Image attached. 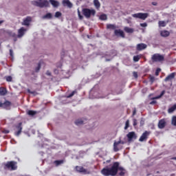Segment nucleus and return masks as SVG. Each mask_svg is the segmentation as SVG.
<instances>
[{"label":"nucleus","mask_w":176,"mask_h":176,"mask_svg":"<svg viewBox=\"0 0 176 176\" xmlns=\"http://www.w3.org/2000/svg\"><path fill=\"white\" fill-rule=\"evenodd\" d=\"M119 162H114L113 165H111L110 167L106 166L101 170V174L104 176H115L116 174H118V171H120L118 173V175L120 176H124V174H126V170L120 166Z\"/></svg>","instance_id":"f257e3e1"},{"label":"nucleus","mask_w":176,"mask_h":176,"mask_svg":"<svg viewBox=\"0 0 176 176\" xmlns=\"http://www.w3.org/2000/svg\"><path fill=\"white\" fill-rule=\"evenodd\" d=\"M32 5L34 6H37V8H49L50 3L47 0H38L32 1Z\"/></svg>","instance_id":"f03ea898"},{"label":"nucleus","mask_w":176,"mask_h":176,"mask_svg":"<svg viewBox=\"0 0 176 176\" xmlns=\"http://www.w3.org/2000/svg\"><path fill=\"white\" fill-rule=\"evenodd\" d=\"M4 170H10L11 171H14L17 170V162L14 161L8 162L4 163Z\"/></svg>","instance_id":"7ed1b4c3"},{"label":"nucleus","mask_w":176,"mask_h":176,"mask_svg":"<svg viewBox=\"0 0 176 176\" xmlns=\"http://www.w3.org/2000/svg\"><path fill=\"white\" fill-rule=\"evenodd\" d=\"M82 14L85 16V17H86V19H90L91 16L96 15V10H90L89 8H83Z\"/></svg>","instance_id":"20e7f679"},{"label":"nucleus","mask_w":176,"mask_h":176,"mask_svg":"<svg viewBox=\"0 0 176 176\" xmlns=\"http://www.w3.org/2000/svg\"><path fill=\"white\" fill-rule=\"evenodd\" d=\"M151 60L153 63H162L164 61V55L160 54H154L151 56Z\"/></svg>","instance_id":"39448f33"},{"label":"nucleus","mask_w":176,"mask_h":176,"mask_svg":"<svg viewBox=\"0 0 176 176\" xmlns=\"http://www.w3.org/2000/svg\"><path fill=\"white\" fill-rule=\"evenodd\" d=\"M148 16H149V14L142 13V12H139V13L132 14V17H134L135 19H140V20H146Z\"/></svg>","instance_id":"423d86ee"},{"label":"nucleus","mask_w":176,"mask_h":176,"mask_svg":"<svg viewBox=\"0 0 176 176\" xmlns=\"http://www.w3.org/2000/svg\"><path fill=\"white\" fill-rule=\"evenodd\" d=\"M23 123L20 122L17 125L15 126L14 128V134L16 135V137H19L20 134H21V130H23V126H22Z\"/></svg>","instance_id":"0eeeda50"},{"label":"nucleus","mask_w":176,"mask_h":176,"mask_svg":"<svg viewBox=\"0 0 176 176\" xmlns=\"http://www.w3.org/2000/svg\"><path fill=\"white\" fill-rule=\"evenodd\" d=\"M158 129H160V130H162V129H164L166 126H167V119L163 118L159 120L158 122Z\"/></svg>","instance_id":"6e6552de"},{"label":"nucleus","mask_w":176,"mask_h":176,"mask_svg":"<svg viewBox=\"0 0 176 176\" xmlns=\"http://www.w3.org/2000/svg\"><path fill=\"white\" fill-rule=\"evenodd\" d=\"M121 149H123V146L119 142L114 141V143H113L114 152H119V151H121Z\"/></svg>","instance_id":"1a4fd4ad"},{"label":"nucleus","mask_w":176,"mask_h":176,"mask_svg":"<svg viewBox=\"0 0 176 176\" xmlns=\"http://www.w3.org/2000/svg\"><path fill=\"white\" fill-rule=\"evenodd\" d=\"M126 137L128 138V142H131L133 140H137V135L135 134V132L132 131L129 132L127 135Z\"/></svg>","instance_id":"9d476101"},{"label":"nucleus","mask_w":176,"mask_h":176,"mask_svg":"<svg viewBox=\"0 0 176 176\" xmlns=\"http://www.w3.org/2000/svg\"><path fill=\"white\" fill-rule=\"evenodd\" d=\"M32 21V17L31 16H27L23 19V21L22 22L23 25H25L26 27H30V24H31Z\"/></svg>","instance_id":"9b49d317"},{"label":"nucleus","mask_w":176,"mask_h":176,"mask_svg":"<svg viewBox=\"0 0 176 176\" xmlns=\"http://www.w3.org/2000/svg\"><path fill=\"white\" fill-rule=\"evenodd\" d=\"M25 32H27V29H25L24 27L21 28L18 30L17 38H23Z\"/></svg>","instance_id":"f8f14e48"},{"label":"nucleus","mask_w":176,"mask_h":176,"mask_svg":"<svg viewBox=\"0 0 176 176\" xmlns=\"http://www.w3.org/2000/svg\"><path fill=\"white\" fill-rule=\"evenodd\" d=\"M146 47H148V45L145 43H139L136 46V49L137 50H138V52H141V50H145V49H146Z\"/></svg>","instance_id":"ddd939ff"},{"label":"nucleus","mask_w":176,"mask_h":176,"mask_svg":"<svg viewBox=\"0 0 176 176\" xmlns=\"http://www.w3.org/2000/svg\"><path fill=\"white\" fill-rule=\"evenodd\" d=\"M149 135V132H148L147 131H146L144 133H142V135H141V137L139 139V141L140 142H144V141L145 140H146V138H148V136Z\"/></svg>","instance_id":"4468645a"},{"label":"nucleus","mask_w":176,"mask_h":176,"mask_svg":"<svg viewBox=\"0 0 176 176\" xmlns=\"http://www.w3.org/2000/svg\"><path fill=\"white\" fill-rule=\"evenodd\" d=\"M114 34L116 36H120L121 38H124V32L122 30H115Z\"/></svg>","instance_id":"2eb2a0df"},{"label":"nucleus","mask_w":176,"mask_h":176,"mask_svg":"<svg viewBox=\"0 0 176 176\" xmlns=\"http://www.w3.org/2000/svg\"><path fill=\"white\" fill-rule=\"evenodd\" d=\"M62 4L63 6H67V8H69V9H71V8H72V6H74L72 3H71V1H69V0H63Z\"/></svg>","instance_id":"dca6fc26"},{"label":"nucleus","mask_w":176,"mask_h":176,"mask_svg":"<svg viewBox=\"0 0 176 176\" xmlns=\"http://www.w3.org/2000/svg\"><path fill=\"white\" fill-rule=\"evenodd\" d=\"M10 105H12V103L10 101L6 100L3 103L2 108L4 109H10Z\"/></svg>","instance_id":"f3484780"},{"label":"nucleus","mask_w":176,"mask_h":176,"mask_svg":"<svg viewBox=\"0 0 176 176\" xmlns=\"http://www.w3.org/2000/svg\"><path fill=\"white\" fill-rule=\"evenodd\" d=\"M43 20H52L53 19V14L50 12L47 13L42 16Z\"/></svg>","instance_id":"a211bd4d"},{"label":"nucleus","mask_w":176,"mask_h":176,"mask_svg":"<svg viewBox=\"0 0 176 176\" xmlns=\"http://www.w3.org/2000/svg\"><path fill=\"white\" fill-rule=\"evenodd\" d=\"M51 5L53 6V8H58L60 6V2L56 0H49Z\"/></svg>","instance_id":"6ab92c4d"},{"label":"nucleus","mask_w":176,"mask_h":176,"mask_svg":"<svg viewBox=\"0 0 176 176\" xmlns=\"http://www.w3.org/2000/svg\"><path fill=\"white\" fill-rule=\"evenodd\" d=\"M174 78H175V73H171L165 78L164 81L168 82V80H171L172 79H174Z\"/></svg>","instance_id":"aec40b11"},{"label":"nucleus","mask_w":176,"mask_h":176,"mask_svg":"<svg viewBox=\"0 0 176 176\" xmlns=\"http://www.w3.org/2000/svg\"><path fill=\"white\" fill-rule=\"evenodd\" d=\"M161 36H163L164 38H167V36H170V32L167 30H162L160 32Z\"/></svg>","instance_id":"412c9836"},{"label":"nucleus","mask_w":176,"mask_h":176,"mask_svg":"<svg viewBox=\"0 0 176 176\" xmlns=\"http://www.w3.org/2000/svg\"><path fill=\"white\" fill-rule=\"evenodd\" d=\"M76 168L78 173H87V170H86L85 168L82 166H76Z\"/></svg>","instance_id":"4be33fe9"},{"label":"nucleus","mask_w":176,"mask_h":176,"mask_svg":"<svg viewBox=\"0 0 176 176\" xmlns=\"http://www.w3.org/2000/svg\"><path fill=\"white\" fill-rule=\"evenodd\" d=\"M85 124V120L82 119H78L75 121V124L76 126H82V124Z\"/></svg>","instance_id":"5701e85b"},{"label":"nucleus","mask_w":176,"mask_h":176,"mask_svg":"<svg viewBox=\"0 0 176 176\" xmlns=\"http://www.w3.org/2000/svg\"><path fill=\"white\" fill-rule=\"evenodd\" d=\"M124 31H125V32H126L127 34H133V32H134V30L129 27H125L124 28Z\"/></svg>","instance_id":"b1692460"},{"label":"nucleus","mask_w":176,"mask_h":176,"mask_svg":"<svg viewBox=\"0 0 176 176\" xmlns=\"http://www.w3.org/2000/svg\"><path fill=\"white\" fill-rule=\"evenodd\" d=\"M8 91L3 87H0V96H6Z\"/></svg>","instance_id":"393cba45"},{"label":"nucleus","mask_w":176,"mask_h":176,"mask_svg":"<svg viewBox=\"0 0 176 176\" xmlns=\"http://www.w3.org/2000/svg\"><path fill=\"white\" fill-rule=\"evenodd\" d=\"M107 30H116V25L113 24H107Z\"/></svg>","instance_id":"a878e982"},{"label":"nucleus","mask_w":176,"mask_h":176,"mask_svg":"<svg viewBox=\"0 0 176 176\" xmlns=\"http://www.w3.org/2000/svg\"><path fill=\"white\" fill-rule=\"evenodd\" d=\"M28 115H29V116H35V115H36L37 112L34 111V110H29L27 111Z\"/></svg>","instance_id":"bb28decb"},{"label":"nucleus","mask_w":176,"mask_h":176,"mask_svg":"<svg viewBox=\"0 0 176 176\" xmlns=\"http://www.w3.org/2000/svg\"><path fill=\"white\" fill-rule=\"evenodd\" d=\"M174 111H176V104H175L173 106L168 109V113H173Z\"/></svg>","instance_id":"cd10ccee"},{"label":"nucleus","mask_w":176,"mask_h":176,"mask_svg":"<svg viewBox=\"0 0 176 176\" xmlns=\"http://www.w3.org/2000/svg\"><path fill=\"white\" fill-rule=\"evenodd\" d=\"M94 4L96 9L100 8V6H101V4L100 3V1L98 0H94Z\"/></svg>","instance_id":"c85d7f7f"},{"label":"nucleus","mask_w":176,"mask_h":176,"mask_svg":"<svg viewBox=\"0 0 176 176\" xmlns=\"http://www.w3.org/2000/svg\"><path fill=\"white\" fill-rule=\"evenodd\" d=\"M54 164H56V166H60V164H63L64 163V160H56L54 161Z\"/></svg>","instance_id":"c756f323"},{"label":"nucleus","mask_w":176,"mask_h":176,"mask_svg":"<svg viewBox=\"0 0 176 176\" xmlns=\"http://www.w3.org/2000/svg\"><path fill=\"white\" fill-rule=\"evenodd\" d=\"M118 142L121 145H124V144H126L127 142V138H124V140H122V139L120 138Z\"/></svg>","instance_id":"7c9ffc66"},{"label":"nucleus","mask_w":176,"mask_h":176,"mask_svg":"<svg viewBox=\"0 0 176 176\" xmlns=\"http://www.w3.org/2000/svg\"><path fill=\"white\" fill-rule=\"evenodd\" d=\"M158 24H159V27H166L167 23L164 21H160L158 22Z\"/></svg>","instance_id":"2f4dec72"},{"label":"nucleus","mask_w":176,"mask_h":176,"mask_svg":"<svg viewBox=\"0 0 176 176\" xmlns=\"http://www.w3.org/2000/svg\"><path fill=\"white\" fill-rule=\"evenodd\" d=\"M8 34L10 36H12V38H17V34L14 32L9 31Z\"/></svg>","instance_id":"473e14b6"},{"label":"nucleus","mask_w":176,"mask_h":176,"mask_svg":"<svg viewBox=\"0 0 176 176\" xmlns=\"http://www.w3.org/2000/svg\"><path fill=\"white\" fill-rule=\"evenodd\" d=\"M171 124L172 126H175L176 127V116H173L172 118Z\"/></svg>","instance_id":"72a5a7b5"},{"label":"nucleus","mask_w":176,"mask_h":176,"mask_svg":"<svg viewBox=\"0 0 176 176\" xmlns=\"http://www.w3.org/2000/svg\"><path fill=\"white\" fill-rule=\"evenodd\" d=\"M140 58H141V57L139 55L134 56H133V61L135 63H138V61H140Z\"/></svg>","instance_id":"f704fd0d"},{"label":"nucleus","mask_w":176,"mask_h":176,"mask_svg":"<svg viewBox=\"0 0 176 176\" xmlns=\"http://www.w3.org/2000/svg\"><path fill=\"white\" fill-rule=\"evenodd\" d=\"M106 59L105 61H111L113 57H112L111 55L106 54L105 55Z\"/></svg>","instance_id":"c9c22d12"},{"label":"nucleus","mask_w":176,"mask_h":176,"mask_svg":"<svg viewBox=\"0 0 176 176\" xmlns=\"http://www.w3.org/2000/svg\"><path fill=\"white\" fill-rule=\"evenodd\" d=\"M130 126V120H127L125 122L124 130H127Z\"/></svg>","instance_id":"e433bc0d"},{"label":"nucleus","mask_w":176,"mask_h":176,"mask_svg":"<svg viewBox=\"0 0 176 176\" xmlns=\"http://www.w3.org/2000/svg\"><path fill=\"white\" fill-rule=\"evenodd\" d=\"M63 15V14H61V12H56V13H55V15H54V16L56 18V19H58V17H61V16Z\"/></svg>","instance_id":"4c0bfd02"},{"label":"nucleus","mask_w":176,"mask_h":176,"mask_svg":"<svg viewBox=\"0 0 176 176\" xmlns=\"http://www.w3.org/2000/svg\"><path fill=\"white\" fill-rule=\"evenodd\" d=\"M75 93H76V91H73L70 94L67 96V98H71V97H74V96H75Z\"/></svg>","instance_id":"58836bf2"},{"label":"nucleus","mask_w":176,"mask_h":176,"mask_svg":"<svg viewBox=\"0 0 176 176\" xmlns=\"http://www.w3.org/2000/svg\"><path fill=\"white\" fill-rule=\"evenodd\" d=\"M107 14H104L100 16V20H107Z\"/></svg>","instance_id":"ea45409f"},{"label":"nucleus","mask_w":176,"mask_h":176,"mask_svg":"<svg viewBox=\"0 0 176 176\" xmlns=\"http://www.w3.org/2000/svg\"><path fill=\"white\" fill-rule=\"evenodd\" d=\"M41 69V63H38V66L35 68V72H39Z\"/></svg>","instance_id":"a19ab883"},{"label":"nucleus","mask_w":176,"mask_h":176,"mask_svg":"<svg viewBox=\"0 0 176 176\" xmlns=\"http://www.w3.org/2000/svg\"><path fill=\"white\" fill-rule=\"evenodd\" d=\"M28 93H30V94H33L34 96H36V91H31L30 89H28Z\"/></svg>","instance_id":"79ce46f5"},{"label":"nucleus","mask_w":176,"mask_h":176,"mask_svg":"<svg viewBox=\"0 0 176 176\" xmlns=\"http://www.w3.org/2000/svg\"><path fill=\"white\" fill-rule=\"evenodd\" d=\"M78 16L80 20H83V16H82V14H80V11H79V10H78Z\"/></svg>","instance_id":"37998d69"},{"label":"nucleus","mask_w":176,"mask_h":176,"mask_svg":"<svg viewBox=\"0 0 176 176\" xmlns=\"http://www.w3.org/2000/svg\"><path fill=\"white\" fill-rule=\"evenodd\" d=\"M6 79L7 82H12V76H8L6 77Z\"/></svg>","instance_id":"c03bdc74"},{"label":"nucleus","mask_w":176,"mask_h":176,"mask_svg":"<svg viewBox=\"0 0 176 176\" xmlns=\"http://www.w3.org/2000/svg\"><path fill=\"white\" fill-rule=\"evenodd\" d=\"M150 82H151V85L155 82V76H150Z\"/></svg>","instance_id":"a18cd8bd"},{"label":"nucleus","mask_w":176,"mask_h":176,"mask_svg":"<svg viewBox=\"0 0 176 176\" xmlns=\"http://www.w3.org/2000/svg\"><path fill=\"white\" fill-rule=\"evenodd\" d=\"M160 71H162V69L160 68H158L156 69V72H155L156 76H157L159 75V72H160Z\"/></svg>","instance_id":"49530a36"},{"label":"nucleus","mask_w":176,"mask_h":176,"mask_svg":"<svg viewBox=\"0 0 176 176\" xmlns=\"http://www.w3.org/2000/svg\"><path fill=\"white\" fill-rule=\"evenodd\" d=\"M2 133H3L4 134H9L10 131H9V130L3 129L2 131Z\"/></svg>","instance_id":"de8ad7c7"},{"label":"nucleus","mask_w":176,"mask_h":176,"mask_svg":"<svg viewBox=\"0 0 176 176\" xmlns=\"http://www.w3.org/2000/svg\"><path fill=\"white\" fill-rule=\"evenodd\" d=\"M159 98H162L161 96H157L154 98H152L151 100H159Z\"/></svg>","instance_id":"09e8293b"},{"label":"nucleus","mask_w":176,"mask_h":176,"mask_svg":"<svg viewBox=\"0 0 176 176\" xmlns=\"http://www.w3.org/2000/svg\"><path fill=\"white\" fill-rule=\"evenodd\" d=\"M133 76L134 78H135V79L138 78V74L137 73V72H133Z\"/></svg>","instance_id":"8fccbe9b"},{"label":"nucleus","mask_w":176,"mask_h":176,"mask_svg":"<svg viewBox=\"0 0 176 176\" xmlns=\"http://www.w3.org/2000/svg\"><path fill=\"white\" fill-rule=\"evenodd\" d=\"M148 26V24L146 23H140V27H147Z\"/></svg>","instance_id":"3c124183"},{"label":"nucleus","mask_w":176,"mask_h":176,"mask_svg":"<svg viewBox=\"0 0 176 176\" xmlns=\"http://www.w3.org/2000/svg\"><path fill=\"white\" fill-rule=\"evenodd\" d=\"M135 113H137V109L133 108V115H132V116H135Z\"/></svg>","instance_id":"603ef678"},{"label":"nucleus","mask_w":176,"mask_h":176,"mask_svg":"<svg viewBox=\"0 0 176 176\" xmlns=\"http://www.w3.org/2000/svg\"><path fill=\"white\" fill-rule=\"evenodd\" d=\"M133 126H137V119L135 118L133 119Z\"/></svg>","instance_id":"864d4df0"},{"label":"nucleus","mask_w":176,"mask_h":176,"mask_svg":"<svg viewBox=\"0 0 176 176\" xmlns=\"http://www.w3.org/2000/svg\"><path fill=\"white\" fill-rule=\"evenodd\" d=\"M164 94H166V91H162V92H161V94H160V96H161V97H163V96H164Z\"/></svg>","instance_id":"5fc2aeb1"},{"label":"nucleus","mask_w":176,"mask_h":176,"mask_svg":"<svg viewBox=\"0 0 176 176\" xmlns=\"http://www.w3.org/2000/svg\"><path fill=\"white\" fill-rule=\"evenodd\" d=\"M10 56L13 57V50H10Z\"/></svg>","instance_id":"6e6d98bb"},{"label":"nucleus","mask_w":176,"mask_h":176,"mask_svg":"<svg viewBox=\"0 0 176 176\" xmlns=\"http://www.w3.org/2000/svg\"><path fill=\"white\" fill-rule=\"evenodd\" d=\"M156 100H153L150 102V105H154V104H156Z\"/></svg>","instance_id":"4d7b16f0"},{"label":"nucleus","mask_w":176,"mask_h":176,"mask_svg":"<svg viewBox=\"0 0 176 176\" xmlns=\"http://www.w3.org/2000/svg\"><path fill=\"white\" fill-rule=\"evenodd\" d=\"M151 3L153 6H157V2L156 1H153Z\"/></svg>","instance_id":"13d9d810"},{"label":"nucleus","mask_w":176,"mask_h":176,"mask_svg":"<svg viewBox=\"0 0 176 176\" xmlns=\"http://www.w3.org/2000/svg\"><path fill=\"white\" fill-rule=\"evenodd\" d=\"M144 120L142 119V120H140V126H144Z\"/></svg>","instance_id":"bf43d9fd"},{"label":"nucleus","mask_w":176,"mask_h":176,"mask_svg":"<svg viewBox=\"0 0 176 176\" xmlns=\"http://www.w3.org/2000/svg\"><path fill=\"white\" fill-rule=\"evenodd\" d=\"M46 75H47V76H50L52 75V73L49 71H47Z\"/></svg>","instance_id":"052dcab7"},{"label":"nucleus","mask_w":176,"mask_h":176,"mask_svg":"<svg viewBox=\"0 0 176 176\" xmlns=\"http://www.w3.org/2000/svg\"><path fill=\"white\" fill-rule=\"evenodd\" d=\"M17 38L18 37H14V42H17Z\"/></svg>","instance_id":"680f3d73"},{"label":"nucleus","mask_w":176,"mask_h":176,"mask_svg":"<svg viewBox=\"0 0 176 176\" xmlns=\"http://www.w3.org/2000/svg\"><path fill=\"white\" fill-rule=\"evenodd\" d=\"M3 104V103H2V102L0 101V108H2Z\"/></svg>","instance_id":"e2e57ef3"},{"label":"nucleus","mask_w":176,"mask_h":176,"mask_svg":"<svg viewBox=\"0 0 176 176\" xmlns=\"http://www.w3.org/2000/svg\"><path fill=\"white\" fill-rule=\"evenodd\" d=\"M39 153H40V155H41V156H43V154H44L43 152L41 151Z\"/></svg>","instance_id":"0e129e2a"},{"label":"nucleus","mask_w":176,"mask_h":176,"mask_svg":"<svg viewBox=\"0 0 176 176\" xmlns=\"http://www.w3.org/2000/svg\"><path fill=\"white\" fill-rule=\"evenodd\" d=\"M4 22V21H0V25H1V24H2V23H3Z\"/></svg>","instance_id":"69168bd1"},{"label":"nucleus","mask_w":176,"mask_h":176,"mask_svg":"<svg viewBox=\"0 0 176 176\" xmlns=\"http://www.w3.org/2000/svg\"><path fill=\"white\" fill-rule=\"evenodd\" d=\"M172 160H176V157H173V158H172Z\"/></svg>","instance_id":"338daca9"},{"label":"nucleus","mask_w":176,"mask_h":176,"mask_svg":"<svg viewBox=\"0 0 176 176\" xmlns=\"http://www.w3.org/2000/svg\"><path fill=\"white\" fill-rule=\"evenodd\" d=\"M109 162H111V160H107V163H109Z\"/></svg>","instance_id":"774afa93"}]
</instances>
